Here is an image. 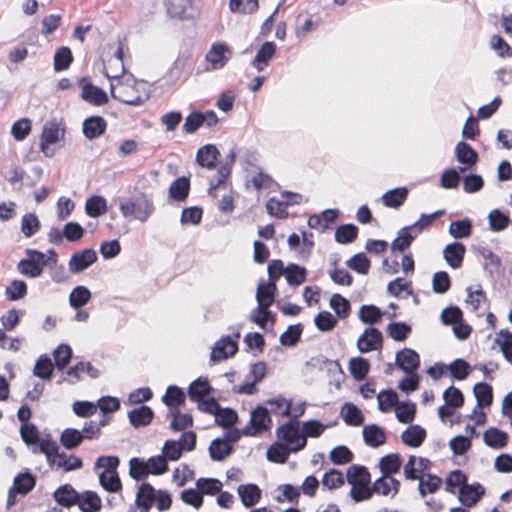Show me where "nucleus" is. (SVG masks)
<instances>
[{
  "instance_id": "nucleus-34",
  "label": "nucleus",
  "mask_w": 512,
  "mask_h": 512,
  "mask_svg": "<svg viewBox=\"0 0 512 512\" xmlns=\"http://www.w3.org/2000/svg\"><path fill=\"white\" fill-rule=\"evenodd\" d=\"M82 512H98L101 509V499L96 492L85 491L79 494V502L76 503Z\"/></svg>"
},
{
  "instance_id": "nucleus-59",
  "label": "nucleus",
  "mask_w": 512,
  "mask_h": 512,
  "mask_svg": "<svg viewBox=\"0 0 512 512\" xmlns=\"http://www.w3.org/2000/svg\"><path fill=\"white\" fill-rule=\"evenodd\" d=\"M451 373V376L456 380H464L468 377L471 371L469 363L463 359H455L448 366H445Z\"/></svg>"
},
{
  "instance_id": "nucleus-10",
  "label": "nucleus",
  "mask_w": 512,
  "mask_h": 512,
  "mask_svg": "<svg viewBox=\"0 0 512 512\" xmlns=\"http://www.w3.org/2000/svg\"><path fill=\"white\" fill-rule=\"evenodd\" d=\"M64 135V130L60 129L58 123L55 120L47 121L42 130L40 150L44 155L51 156L49 152V146L57 143Z\"/></svg>"
},
{
  "instance_id": "nucleus-40",
  "label": "nucleus",
  "mask_w": 512,
  "mask_h": 512,
  "mask_svg": "<svg viewBox=\"0 0 512 512\" xmlns=\"http://www.w3.org/2000/svg\"><path fill=\"white\" fill-rule=\"evenodd\" d=\"M417 480H419L418 490L422 497L427 493H435L442 483L440 477L432 474L420 475Z\"/></svg>"
},
{
  "instance_id": "nucleus-54",
  "label": "nucleus",
  "mask_w": 512,
  "mask_h": 512,
  "mask_svg": "<svg viewBox=\"0 0 512 512\" xmlns=\"http://www.w3.org/2000/svg\"><path fill=\"white\" fill-rule=\"evenodd\" d=\"M358 235V228L354 224H344L336 228L335 240L341 244L353 242Z\"/></svg>"
},
{
  "instance_id": "nucleus-64",
  "label": "nucleus",
  "mask_w": 512,
  "mask_h": 512,
  "mask_svg": "<svg viewBox=\"0 0 512 512\" xmlns=\"http://www.w3.org/2000/svg\"><path fill=\"white\" fill-rule=\"evenodd\" d=\"M55 366L58 370H63L72 358V349L67 344H60L53 352Z\"/></svg>"
},
{
  "instance_id": "nucleus-49",
  "label": "nucleus",
  "mask_w": 512,
  "mask_h": 512,
  "mask_svg": "<svg viewBox=\"0 0 512 512\" xmlns=\"http://www.w3.org/2000/svg\"><path fill=\"white\" fill-rule=\"evenodd\" d=\"M287 283L291 286H299L306 280V269L297 264H289L285 268Z\"/></svg>"
},
{
  "instance_id": "nucleus-56",
  "label": "nucleus",
  "mask_w": 512,
  "mask_h": 512,
  "mask_svg": "<svg viewBox=\"0 0 512 512\" xmlns=\"http://www.w3.org/2000/svg\"><path fill=\"white\" fill-rule=\"evenodd\" d=\"M290 448L281 443L272 444L267 450V458L271 462L285 463L289 457Z\"/></svg>"
},
{
  "instance_id": "nucleus-52",
  "label": "nucleus",
  "mask_w": 512,
  "mask_h": 512,
  "mask_svg": "<svg viewBox=\"0 0 512 512\" xmlns=\"http://www.w3.org/2000/svg\"><path fill=\"white\" fill-rule=\"evenodd\" d=\"M60 442L66 449L71 450L78 447L83 442V438L80 430L66 428L60 435Z\"/></svg>"
},
{
  "instance_id": "nucleus-5",
  "label": "nucleus",
  "mask_w": 512,
  "mask_h": 512,
  "mask_svg": "<svg viewBox=\"0 0 512 512\" xmlns=\"http://www.w3.org/2000/svg\"><path fill=\"white\" fill-rule=\"evenodd\" d=\"M271 426L272 419L269 415L268 408L259 405L251 412L250 421L243 429V434L255 436L258 433L270 430Z\"/></svg>"
},
{
  "instance_id": "nucleus-12",
  "label": "nucleus",
  "mask_w": 512,
  "mask_h": 512,
  "mask_svg": "<svg viewBox=\"0 0 512 512\" xmlns=\"http://www.w3.org/2000/svg\"><path fill=\"white\" fill-rule=\"evenodd\" d=\"M396 364L405 373L410 374L420 366L419 354L410 348H404L396 354Z\"/></svg>"
},
{
  "instance_id": "nucleus-7",
  "label": "nucleus",
  "mask_w": 512,
  "mask_h": 512,
  "mask_svg": "<svg viewBox=\"0 0 512 512\" xmlns=\"http://www.w3.org/2000/svg\"><path fill=\"white\" fill-rule=\"evenodd\" d=\"M234 338L227 335L221 337L212 349L210 359L213 362L227 359L234 356L238 351L237 339L240 338V333H234Z\"/></svg>"
},
{
  "instance_id": "nucleus-29",
  "label": "nucleus",
  "mask_w": 512,
  "mask_h": 512,
  "mask_svg": "<svg viewBox=\"0 0 512 512\" xmlns=\"http://www.w3.org/2000/svg\"><path fill=\"white\" fill-rule=\"evenodd\" d=\"M455 156L457 161L462 165L474 166L478 161L477 152L470 144L461 141L455 147Z\"/></svg>"
},
{
  "instance_id": "nucleus-41",
  "label": "nucleus",
  "mask_w": 512,
  "mask_h": 512,
  "mask_svg": "<svg viewBox=\"0 0 512 512\" xmlns=\"http://www.w3.org/2000/svg\"><path fill=\"white\" fill-rule=\"evenodd\" d=\"M54 366L52 360L47 355H41L33 368V374L41 379L49 380L53 375Z\"/></svg>"
},
{
  "instance_id": "nucleus-9",
  "label": "nucleus",
  "mask_w": 512,
  "mask_h": 512,
  "mask_svg": "<svg viewBox=\"0 0 512 512\" xmlns=\"http://www.w3.org/2000/svg\"><path fill=\"white\" fill-rule=\"evenodd\" d=\"M383 336L379 329L368 327L357 340V349L361 353H368L382 348Z\"/></svg>"
},
{
  "instance_id": "nucleus-35",
  "label": "nucleus",
  "mask_w": 512,
  "mask_h": 512,
  "mask_svg": "<svg viewBox=\"0 0 512 512\" xmlns=\"http://www.w3.org/2000/svg\"><path fill=\"white\" fill-rule=\"evenodd\" d=\"M35 485V476H33L30 472H23L15 476L13 485L11 487L19 492V494L26 495L34 489Z\"/></svg>"
},
{
  "instance_id": "nucleus-58",
  "label": "nucleus",
  "mask_w": 512,
  "mask_h": 512,
  "mask_svg": "<svg viewBox=\"0 0 512 512\" xmlns=\"http://www.w3.org/2000/svg\"><path fill=\"white\" fill-rule=\"evenodd\" d=\"M27 294V284L23 280H13L5 289V296L9 301H17Z\"/></svg>"
},
{
  "instance_id": "nucleus-61",
  "label": "nucleus",
  "mask_w": 512,
  "mask_h": 512,
  "mask_svg": "<svg viewBox=\"0 0 512 512\" xmlns=\"http://www.w3.org/2000/svg\"><path fill=\"white\" fill-rule=\"evenodd\" d=\"M488 222L492 231L499 232L508 227L510 219L508 215L498 209H494L488 214Z\"/></svg>"
},
{
  "instance_id": "nucleus-20",
  "label": "nucleus",
  "mask_w": 512,
  "mask_h": 512,
  "mask_svg": "<svg viewBox=\"0 0 512 512\" xmlns=\"http://www.w3.org/2000/svg\"><path fill=\"white\" fill-rule=\"evenodd\" d=\"M400 489V482L389 476L381 475L372 485V492L383 496H388L391 492L395 496Z\"/></svg>"
},
{
  "instance_id": "nucleus-28",
  "label": "nucleus",
  "mask_w": 512,
  "mask_h": 512,
  "mask_svg": "<svg viewBox=\"0 0 512 512\" xmlns=\"http://www.w3.org/2000/svg\"><path fill=\"white\" fill-rule=\"evenodd\" d=\"M426 437V431L419 425H412L406 428L402 434V442L409 447H419Z\"/></svg>"
},
{
  "instance_id": "nucleus-46",
  "label": "nucleus",
  "mask_w": 512,
  "mask_h": 512,
  "mask_svg": "<svg viewBox=\"0 0 512 512\" xmlns=\"http://www.w3.org/2000/svg\"><path fill=\"white\" fill-rule=\"evenodd\" d=\"M410 231L412 230L409 228V226L403 227L399 230L398 236L393 240L391 244V249L393 252H402L411 245L416 235H413Z\"/></svg>"
},
{
  "instance_id": "nucleus-32",
  "label": "nucleus",
  "mask_w": 512,
  "mask_h": 512,
  "mask_svg": "<svg viewBox=\"0 0 512 512\" xmlns=\"http://www.w3.org/2000/svg\"><path fill=\"white\" fill-rule=\"evenodd\" d=\"M362 434L365 443L371 447H378L386 442L385 432L375 424L365 426Z\"/></svg>"
},
{
  "instance_id": "nucleus-53",
  "label": "nucleus",
  "mask_w": 512,
  "mask_h": 512,
  "mask_svg": "<svg viewBox=\"0 0 512 512\" xmlns=\"http://www.w3.org/2000/svg\"><path fill=\"white\" fill-rule=\"evenodd\" d=\"M185 398L184 392L179 387L172 385L167 388L162 400L166 406L176 409L185 402Z\"/></svg>"
},
{
  "instance_id": "nucleus-2",
  "label": "nucleus",
  "mask_w": 512,
  "mask_h": 512,
  "mask_svg": "<svg viewBox=\"0 0 512 512\" xmlns=\"http://www.w3.org/2000/svg\"><path fill=\"white\" fill-rule=\"evenodd\" d=\"M145 82H135L133 86L122 84L119 88V95L114 94L113 88L111 93L113 98L120 102L131 105L139 106L146 102L149 98V94L145 89Z\"/></svg>"
},
{
  "instance_id": "nucleus-6",
  "label": "nucleus",
  "mask_w": 512,
  "mask_h": 512,
  "mask_svg": "<svg viewBox=\"0 0 512 512\" xmlns=\"http://www.w3.org/2000/svg\"><path fill=\"white\" fill-rule=\"evenodd\" d=\"M233 51L230 46L225 43H213L206 53L205 59L210 65L211 70L222 69L232 58Z\"/></svg>"
},
{
  "instance_id": "nucleus-26",
  "label": "nucleus",
  "mask_w": 512,
  "mask_h": 512,
  "mask_svg": "<svg viewBox=\"0 0 512 512\" xmlns=\"http://www.w3.org/2000/svg\"><path fill=\"white\" fill-rule=\"evenodd\" d=\"M346 478L351 486H366L371 482L370 473L364 466H350L346 472Z\"/></svg>"
},
{
  "instance_id": "nucleus-13",
  "label": "nucleus",
  "mask_w": 512,
  "mask_h": 512,
  "mask_svg": "<svg viewBox=\"0 0 512 512\" xmlns=\"http://www.w3.org/2000/svg\"><path fill=\"white\" fill-rule=\"evenodd\" d=\"M276 291L277 286L273 282L259 283L256 291V300L258 303L256 311H262L266 308H269L274 303Z\"/></svg>"
},
{
  "instance_id": "nucleus-11",
  "label": "nucleus",
  "mask_w": 512,
  "mask_h": 512,
  "mask_svg": "<svg viewBox=\"0 0 512 512\" xmlns=\"http://www.w3.org/2000/svg\"><path fill=\"white\" fill-rule=\"evenodd\" d=\"M97 260V254L93 249H84L73 254L69 260V271L79 273L87 269Z\"/></svg>"
},
{
  "instance_id": "nucleus-14",
  "label": "nucleus",
  "mask_w": 512,
  "mask_h": 512,
  "mask_svg": "<svg viewBox=\"0 0 512 512\" xmlns=\"http://www.w3.org/2000/svg\"><path fill=\"white\" fill-rule=\"evenodd\" d=\"M466 248L460 242H453L443 249V258L452 269H458L462 266Z\"/></svg>"
},
{
  "instance_id": "nucleus-23",
  "label": "nucleus",
  "mask_w": 512,
  "mask_h": 512,
  "mask_svg": "<svg viewBox=\"0 0 512 512\" xmlns=\"http://www.w3.org/2000/svg\"><path fill=\"white\" fill-rule=\"evenodd\" d=\"M237 492L245 507L256 505L261 498V490L256 484L239 485Z\"/></svg>"
},
{
  "instance_id": "nucleus-30",
  "label": "nucleus",
  "mask_w": 512,
  "mask_h": 512,
  "mask_svg": "<svg viewBox=\"0 0 512 512\" xmlns=\"http://www.w3.org/2000/svg\"><path fill=\"white\" fill-rule=\"evenodd\" d=\"M190 181L187 177H179L175 179L169 189V197L175 201H185L189 195Z\"/></svg>"
},
{
  "instance_id": "nucleus-39",
  "label": "nucleus",
  "mask_w": 512,
  "mask_h": 512,
  "mask_svg": "<svg viewBox=\"0 0 512 512\" xmlns=\"http://www.w3.org/2000/svg\"><path fill=\"white\" fill-rule=\"evenodd\" d=\"M473 392L477 400V407H487L492 404L493 391L489 384L477 383L474 385Z\"/></svg>"
},
{
  "instance_id": "nucleus-4",
  "label": "nucleus",
  "mask_w": 512,
  "mask_h": 512,
  "mask_svg": "<svg viewBox=\"0 0 512 512\" xmlns=\"http://www.w3.org/2000/svg\"><path fill=\"white\" fill-rule=\"evenodd\" d=\"M276 436L285 441L294 453L302 450L307 444V439L299 432V421H289L280 425L276 430Z\"/></svg>"
},
{
  "instance_id": "nucleus-25",
  "label": "nucleus",
  "mask_w": 512,
  "mask_h": 512,
  "mask_svg": "<svg viewBox=\"0 0 512 512\" xmlns=\"http://www.w3.org/2000/svg\"><path fill=\"white\" fill-rule=\"evenodd\" d=\"M265 407L268 408L269 413L279 417H286L291 413V400L280 394L266 400Z\"/></svg>"
},
{
  "instance_id": "nucleus-62",
  "label": "nucleus",
  "mask_w": 512,
  "mask_h": 512,
  "mask_svg": "<svg viewBox=\"0 0 512 512\" xmlns=\"http://www.w3.org/2000/svg\"><path fill=\"white\" fill-rule=\"evenodd\" d=\"M346 265L357 273L366 275L369 272L371 263L364 253H358L347 260Z\"/></svg>"
},
{
  "instance_id": "nucleus-43",
  "label": "nucleus",
  "mask_w": 512,
  "mask_h": 512,
  "mask_svg": "<svg viewBox=\"0 0 512 512\" xmlns=\"http://www.w3.org/2000/svg\"><path fill=\"white\" fill-rule=\"evenodd\" d=\"M73 62V55L69 47L62 46L54 55V70L56 72L67 70Z\"/></svg>"
},
{
  "instance_id": "nucleus-21",
  "label": "nucleus",
  "mask_w": 512,
  "mask_h": 512,
  "mask_svg": "<svg viewBox=\"0 0 512 512\" xmlns=\"http://www.w3.org/2000/svg\"><path fill=\"white\" fill-rule=\"evenodd\" d=\"M285 194L293 197V199L288 200L286 203L283 201H280L276 198H270L267 201L266 210L270 215L275 216L280 219L285 218V217H287V212H286L287 206L299 203L296 198H299L300 195L291 194L288 192H286Z\"/></svg>"
},
{
  "instance_id": "nucleus-19",
  "label": "nucleus",
  "mask_w": 512,
  "mask_h": 512,
  "mask_svg": "<svg viewBox=\"0 0 512 512\" xmlns=\"http://www.w3.org/2000/svg\"><path fill=\"white\" fill-rule=\"evenodd\" d=\"M87 373L91 378L95 379L99 376V371L90 362H79L66 372V378L63 380L71 384H75L80 380L81 374Z\"/></svg>"
},
{
  "instance_id": "nucleus-50",
  "label": "nucleus",
  "mask_w": 512,
  "mask_h": 512,
  "mask_svg": "<svg viewBox=\"0 0 512 512\" xmlns=\"http://www.w3.org/2000/svg\"><path fill=\"white\" fill-rule=\"evenodd\" d=\"M369 362L362 357H355L349 361V371L357 381L363 380L369 372Z\"/></svg>"
},
{
  "instance_id": "nucleus-42",
  "label": "nucleus",
  "mask_w": 512,
  "mask_h": 512,
  "mask_svg": "<svg viewBox=\"0 0 512 512\" xmlns=\"http://www.w3.org/2000/svg\"><path fill=\"white\" fill-rule=\"evenodd\" d=\"M107 210L106 199L102 196H91L86 200L85 211L90 217L96 218Z\"/></svg>"
},
{
  "instance_id": "nucleus-57",
  "label": "nucleus",
  "mask_w": 512,
  "mask_h": 512,
  "mask_svg": "<svg viewBox=\"0 0 512 512\" xmlns=\"http://www.w3.org/2000/svg\"><path fill=\"white\" fill-rule=\"evenodd\" d=\"M330 307L334 310L337 317L341 319L347 318L351 311L349 301L340 294L332 295L330 299Z\"/></svg>"
},
{
  "instance_id": "nucleus-24",
  "label": "nucleus",
  "mask_w": 512,
  "mask_h": 512,
  "mask_svg": "<svg viewBox=\"0 0 512 512\" xmlns=\"http://www.w3.org/2000/svg\"><path fill=\"white\" fill-rule=\"evenodd\" d=\"M156 490L149 483H142L136 493L135 503L140 509H150L156 499Z\"/></svg>"
},
{
  "instance_id": "nucleus-33",
  "label": "nucleus",
  "mask_w": 512,
  "mask_h": 512,
  "mask_svg": "<svg viewBox=\"0 0 512 512\" xmlns=\"http://www.w3.org/2000/svg\"><path fill=\"white\" fill-rule=\"evenodd\" d=\"M402 465V459L399 454L391 453L383 456L379 461V469L382 475L389 476L399 472Z\"/></svg>"
},
{
  "instance_id": "nucleus-45",
  "label": "nucleus",
  "mask_w": 512,
  "mask_h": 512,
  "mask_svg": "<svg viewBox=\"0 0 512 512\" xmlns=\"http://www.w3.org/2000/svg\"><path fill=\"white\" fill-rule=\"evenodd\" d=\"M99 483L104 490L110 493H117L122 489V483L118 472L98 473Z\"/></svg>"
},
{
  "instance_id": "nucleus-17",
  "label": "nucleus",
  "mask_w": 512,
  "mask_h": 512,
  "mask_svg": "<svg viewBox=\"0 0 512 512\" xmlns=\"http://www.w3.org/2000/svg\"><path fill=\"white\" fill-rule=\"evenodd\" d=\"M217 147L213 144H207L199 148L196 153V162L199 166L212 170L216 166V161L219 156Z\"/></svg>"
},
{
  "instance_id": "nucleus-55",
  "label": "nucleus",
  "mask_w": 512,
  "mask_h": 512,
  "mask_svg": "<svg viewBox=\"0 0 512 512\" xmlns=\"http://www.w3.org/2000/svg\"><path fill=\"white\" fill-rule=\"evenodd\" d=\"M32 130V121L29 118H21L13 123L11 135L16 141H23Z\"/></svg>"
},
{
  "instance_id": "nucleus-38",
  "label": "nucleus",
  "mask_w": 512,
  "mask_h": 512,
  "mask_svg": "<svg viewBox=\"0 0 512 512\" xmlns=\"http://www.w3.org/2000/svg\"><path fill=\"white\" fill-rule=\"evenodd\" d=\"M483 438L486 445L496 449L505 447L508 441V435L497 428H489L486 430Z\"/></svg>"
},
{
  "instance_id": "nucleus-27",
  "label": "nucleus",
  "mask_w": 512,
  "mask_h": 512,
  "mask_svg": "<svg viewBox=\"0 0 512 512\" xmlns=\"http://www.w3.org/2000/svg\"><path fill=\"white\" fill-rule=\"evenodd\" d=\"M153 416L152 409L145 405L135 408L128 413L129 421L135 428L149 425Z\"/></svg>"
},
{
  "instance_id": "nucleus-37",
  "label": "nucleus",
  "mask_w": 512,
  "mask_h": 512,
  "mask_svg": "<svg viewBox=\"0 0 512 512\" xmlns=\"http://www.w3.org/2000/svg\"><path fill=\"white\" fill-rule=\"evenodd\" d=\"M232 452V446L228 440L214 439L209 446L210 457L214 461H222Z\"/></svg>"
},
{
  "instance_id": "nucleus-16",
  "label": "nucleus",
  "mask_w": 512,
  "mask_h": 512,
  "mask_svg": "<svg viewBox=\"0 0 512 512\" xmlns=\"http://www.w3.org/2000/svg\"><path fill=\"white\" fill-rule=\"evenodd\" d=\"M107 128L106 120L101 116H90L86 118L82 124L84 136L93 140L103 135Z\"/></svg>"
},
{
  "instance_id": "nucleus-51",
  "label": "nucleus",
  "mask_w": 512,
  "mask_h": 512,
  "mask_svg": "<svg viewBox=\"0 0 512 512\" xmlns=\"http://www.w3.org/2000/svg\"><path fill=\"white\" fill-rule=\"evenodd\" d=\"M41 227L40 221L36 214L26 213L21 218V232L27 238L36 234Z\"/></svg>"
},
{
  "instance_id": "nucleus-1",
  "label": "nucleus",
  "mask_w": 512,
  "mask_h": 512,
  "mask_svg": "<svg viewBox=\"0 0 512 512\" xmlns=\"http://www.w3.org/2000/svg\"><path fill=\"white\" fill-rule=\"evenodd\" d=\"M119 211L125 219L145 223L153 215L155 205L151 195L138 192L133 197L121 199Z\"/></svg>"
},
{
  "instance_id": "nucleus-48",
  "label": "nucleus",
  "mask_w": 512,
  "mask_h": 512,
  "mask_svg": "<svg viewBox=\"0 0 512 512\" xmlns=\"http://www.w3.org/2000/svg\"><path fill=\"white\" fill-rule=\"evenodd\" d=\"M91 299V292L85 286L75 287L69 295V303L71 307L79 309L86 305Z\"/></svg>"
},
{
  "instance_id": "nucleus-47",
  "label": "nucleus",
  "mask_w": 512,
  "mask_h": 512,
  "mask_svg": "<svg viewBox=\"0 0 512 512\" xmlns=\"http://www.w3.org/2000/svg\"><path fill=\"white\" fill-rule=\"evenodd\" d=\"M120 464L118 456H100L94 464V470L97 473H114Z\"/></svg>"
},
{
  "instance_id": "nucleus-22",
  "label": "nucleus",
  "mask_w": 512,
  "mask_h": 512,
  "mask_svg": "<svg viewBox=\"0 0 512 512\" xmlns=\"http://www.w3.org/2000/svg\"><path fill=\"white\" fill-rule=\"evenodd\" d=\"M408 197V189L406 187H398L386 191L381 199L385 207L398 209L401 207Z\"/></svg>"
},
{
  "instance_id": "nucleus-15",
  "label": "nucleus",
  "mask_w": 512,
  "mask_h": 512,
  "mask_svg": "<svg viewBox=\"0 0 512 512\" xmlns=\"http://www.w3.org/2000/svg\"><path fill=\"white\" fill-rule=\"evenodd\" d=\"M459 501L466 507L474 506L484 495L485 489L480 483L466 484L459 488Z\"/></svg>"
},
{
  "instance_id": "nucleus-8",
  "label": "nucleus",
  "mask_w": 512,
  "mask_h": 512,
  "mask_svg": "<svg viewBox=\"0 0 512 512\" xmlns=\"http://www.w3.org/2000/svg\"><path fill=\"white\" fill-rule=\"evenodd\" d=\"M79 85L81 87V98L94 106H101L108 103L109 99L106 92L93 85L88 77H83Z\"/></svg>"
},
{
  "instance_id": "nucleus-18",
  "label": "nucleus",
  "mask_w": 512,
  "mask_h": 512,
  "mask_svg": "<svg viewBox=\"0 0 512 512\" xmlns=\"http://www.w3.org/2000/svg\"><path fill=\"white\" fill-rule=\"evenodd\" d=\"M53 498L59 505L69 508L79 502V493L72 485L64 484L54 491Z\"/></svg>"
},
{
  "instance_id": "nucleus-44",
  "label": "nucleus",
  "mask_w": 512,
  "mask_h": 512,
  "mask_svg": "<svg viewBox=\"0 0 512 512\" xmlns=\"http://www.w3.org/2000/svg\"><path fill=\"white\" fill-rule=\"evenodd\" d=\"M341 416L351 426H359L363 423L362 412L352 403H345L341 409Z\"/></svg>"
},
{
  "instance_id": "nucleus-63",
  "label": "nucleus",
  "mask_w": 512,
  "mask_h": 512,
  "mask_svg": "<svg viewBox=\"0 0 512 512\" xmlns=\"http://www.w3.org/2000/svg\"><path fill=\"white\" fill-rule=\"evenodd\" d=\"M382 312L375 305H362L359 309V319L365 324H375L381 320Z\"/></svg>"
},
{
  "instance_id": "nucleus-60",
  "label": "nucleus",
  "mask_w": 512,
  "mask_h": 512,
  "mask_svg": "<svg viewBox=\"0 0 512 512\" xmlns=\"http://www.w3.org/2000/svg\"><path fill=\"white\" fill-rule=\"evenodd\" d=\"M471 232L472 223L469 219L454 221L449 226V233L455 239L467 238Z\"/></svg>"
},
{
  "instance_id": "nucleus-31",
  "label": "nucleus",
  "mask_w": 512,
  "mask_h": 512,
  "mask_svg": "<svg viewBox=\"0 0 512 512\" xmlns=\"http://www.w3.org/2000/svg\"><path fill=\"white\" fill-rule=\"evenodd\" d=\"M276 52V45L273 42H265L257 51L252 65L260 72L267 65L268 61L273 58Z\"/></svg>"
},
{
  "instance_id": "nucleus-3",
  "label": "nucleus",
  "mask_w": 512,
  "mask_h": 512,
  "mask_svg": "<svg viewBox=\"0 0 512 512\" xmlns=\"http://www.w3.org/2000/svg\"><path fill=\"white\" fill-rule=\"evenodd\" d=\"M26 254L28 258L20 260L17 264L18 272L29 278L39 277L46 266L45 254L34 249H27Z\"/></svg>"
},
{
  "instance_id": "nucleus-36",
  "label": "nucleus",
  "mask_w": 512,
  "mask_h": 512,
  "mask_svg": "<svg viewBox=\"0 0 512 512\" xmlns=\"http://www.w3.org/2000/svg\"><path fill=\"white\" fill-rule=\"evenodd\" d=\"M211 386L207 379L198 378L194 380L188 388V395L191 401L199 402L205 396L210 394Z\"/></svg>"
}]
</instances>
